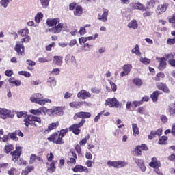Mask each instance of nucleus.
Segmentation results:
<instances>
[{
    "label": "nucleus",
    "instance_id": "f03ea898",
    "mask_svg": "<svg viewBox=\"0 0 175 175\" xmlns=\"http://www.w3.org/2000/svg\"><path fill=\"white\" fill-rule=\"evenodd\" d=\"M30 101L32 103H37L40 106H44L46 103H51V100L49 98H43V94L40 93H36L30 97Z\"/></svg>",
    "mask_w": 175,
    "mask_h": 175
},
{
    "label": "nucleus",
    "instance_id": "20e7f679",
    "mask_svg": "<svg viewBox=\"0 0 175 175\" xmlns=\"http://www.w3.org/2000/svg\"><path fill=\"white\" fill-rule=\"evenodd\" d=\"M48 116H64V109L61 107H53L51 109H46Z\"/></svg>",
    "mask_w": 175,
    "mask_h": 175
},
{
    "label": "nucleus",
    "instance_id": "4c0bfd02",
    "mask_svg": "<svg viewBox=\"0 0 175 175\" xmlns=\"http://www.w3.org/2000/svg\"><path fill=\"white\" fill-rule=\"evenodd\" d=\"M132 129L133 131V136H136L137 135L140 134V131H139V127L135 123L132 124Z\"/></svg>",
    "mask_w": 175,
    "mask_h": 175
},
{
    "label": "nucleus",
    "instance_id": "aec40b11",
    "mask_svg": "<svg viewBox=\"0 0 175 175\" xmlns=\"http://www.w3.org/2000/svg\"><path fill=\"white\" fill-rule=\"evenodd\" d=\"M90 117H91V113H90V112L83 111L77 112L74 116L75 120H76L77 118H82V120H84V118H90Z\"/></svg>",
    "mask_w": 175,
    "mask_h": 175
},
{
    "label": "nucleus",
    "instance_id": "7c9ffc66",
    "mask_svg": "<svg viewBox=\"0 0 175 175\" xmlns=\"http://www.w3.org/2000/svg\"><path fill=\"white\" fill-rule=\"evenodd\" d=\"M43 13L42 12H38L36 14V15L35 16L34 20H35V27H38V25L39 24V23H40V21H42L43 20Z\"/></svg>",
    "mask_w": 175,
    "mask_h": 175
},
{
    "label": "nucleus",
    "instance_id": "f3484780",
    "mask_svg": "<svg viewBox=\"0 0 175 175\" xmlns=\"http://www.w3.org/2000/svg\"><path fill=\"white\" fill-rule=\"evenodd\" d=\"M107 16H109V10L103 9V13L98 14L97 18L102 23H106L107 21Z\"/></svg>",
    "mask_w": 175,
    "mask_h": 175
},
{
    "label": "nucleus",
    "instance_id": "69168bd1",
    "mask_svg": "<svg viewBox=\"0 0 175 175\" xmlns=\"http://www.w3.org/2000/svg\"><path fill=\"white\" fill-rule=\"evenodd\" d=\"M46 159L49 162H53V159H54V154H53V153L51 152L48 154L46 156Z\"/></svg>",
    "mask_w": 175,
    "mask_h": 175
},
{
    "label": "nucleus",
    "instance_id": "603ef678",
    "mask_svg": "<svg viewBox=\"0 0 175 175\" xmlns=\"http://www.w3.org/2000/svg\"><path fill=\"white\" fill-rule=\"evenodd\" d=\"M107 165L109 166V167H115L116 169L117 161H111L109 160L107 162Z\"/></svg>",
    "mask_w": 175,
    "mask_h": 175
},
{
    "label": "nucleus",
    "instance_id": "e433bc0d",
    "mask_svg": "<svg viewBox=\"0 0 175 175\" xmlns=\"http://www.w3.org/2000/svg\"><path fill=\"white\" fill-rule=\"evenodd\" d=\"M128 165L126 161H116V169H121V167H125Z\"/></svg>",
    "mask_w": 175,
    "mask_h": 175
},
{
    "label": "nucleus",
    "instance_id": "473e14b6",
    "mask_svg": "<svg viewBox=\"0 0 175 175\" xmlns=\"http://www.w3.org/2000/svg\"><path fill=\"white\" fill-rule=\"evenodd\" d=\"M8 81L12 86L20 87L21 85V81L16 80L14 78H10Z\"/></svg>",
    "mask_w": 175,
    "mask_h": 175
},
{
    "label": "nucleus",
    "instance_id": "9b49d317",
    "mask_svg": "<svg viewBox=\"0 0 175 175\" xmlns=\"http://www.w3.org/2000/svg\"><path fill=\"white\" fill-rule=\"evenodd\" d=\"M57 139H58L57 140ZM49 142H53L55 144H64V139L59 137L58 138V133H53L49 137H48Z\"/></svg>",
    "mask_w": 175,
    "mask_h": 175
},
{
    "label": "nucleus",
    "instance_id": "dca6fc26",
    "mask_svg": "<svg viewBox=\"0 0 175 175\" xmlns=\"http://www.w3.org/2000/svg\"><path fill=\"white\" fill-rule=\"evenodd\" d=\"M47 111V108L44 107H42L38 108V109H31L29 111V113H31V114H33V116H40L42 114H46Z\"/></svg>",
    "mask_w": 175,
    "mask_h": 175
},
{
    "label": "nucleus",
    "instance_id": "4d7b16f0",
    "mask_svg": "<svg viewBox=\"0 0 175 175\" xmlns=\"http://www.w3.org/2000/svg\"><path fill=\"white\" fill-rule=\"evenodd\" d=\"M90 139V135H87L83 139L79 142L80 146H85L87 141Z\"/></svg>",
    "mask_w": 175,
    "mask_h": 175
},
{
    "label": "nucleus",
    "instance_id": "c85d7f7f",
    "mask_svg": "<svg viewBox=\"0 0 175 175\" xmlns=\"http://www.w3.org/2000/svg\"><path fill=\"white\" fill-rule=\"evenodd\" d=\"M59 23V18H48L46 20V24L49 27H55L57 24Z\"/></svg>",
    "mask_w": 175,
    "mask_h": 175
},
{
    "label": "nucleus",
    "instance_id": "37998d69",
    "mask_svg": "<svg viewBox=\"0 0 175 175\" xmlns=\"http://www.w3.org/2000/svg\"><path fill=\"white\" fill-rule=\"evenodd\" d=\"M10 2H12V0H1L0 5L2 8L6 9V8L9 6V3H10Z\"/></svg>",
    "mask_w": 175,
    "mask_h": 175
},
{
    "label": "nucleus",
    "instance_id": "3c124183",
    "mask_svg": "<svg viewBox=\"0 0 175 175\" xmlns=\"http://www.w3.org/2000/svg\"><path fill=\"white\" fill-rule=\"evenodd\" d=\"M99 38V34L95 33L94 36L86 37L87 42L90 40H95L96 39H98Z\"/></svg>",
    "mask_w": 175,
    "mask_h": 175
},
{
    "label": "nucleus",
    "instance_id": "ea45409f",
    "mask_svg": "<svg viewBox=\"0 0 175 175\" xmlns=\"http://www.w3.org/2000/svg\"><path fill=\"white\" fill-rule=\"evenodd\" d=\"M133 83L137 87H142V85H143V81H142L140 78H135L133 80Z\"/></svg>",
    "mask_w": 175,
    "mask_h": 175
},
{
    "label": "nucleus",
    "instance_id": "0eeeda50",
    "mask_svg": "<svg viewBox=\"0 0 175 175\" xmlns=\"http://www.w3.org/2000/svg\"><path fill=\"white\" fill-rule=\"evenodd\" d=\"M105 106H109V107H120L121 104H120V101L117 100L116 98H107L105 103Z\"/></svg>",
    "mask_w": 175,
    "mask_h": 175
},
{
    "label": "nucleus",
    "instance_id": "13d9d810",
    "mask_svg": "<svg viewBox=\"0 0 175 175\" xmlns=\"http://www.w3.org/2000/svg\"><path fill=\"white\" fill-rule=\"evenodd\" d=\"M18 75H21V76H25V77H31V74L27 71H19Z\"/></svg>",
    "mask_w": 175,
    "mask_h": 175
},
{
    "label": "nucleus",
    "instance_id": "72a5a7b5",
    "mask_svg": "<svg viewBox=\"0 0 175 175\" xmlns=\"http://www.w3.org/2000/svg\"><path fill=\"white\" fill-rule=\"evenodd\" d=\"M159 95H161V92L156 90L154 91L151 95H150V98L152 100V102H157L158 100V96H159Z\"/></svg>",
    "mask_w": 175,
    "mask_h": 175
},
{
    "label": "nucleus",
    "instance_id": "6ab92c4d",
    "mask_svg": "<svg viewBox=\"0 0 175 175\" xmlns=\"http://www.w3.org/2000/svg\"><path fill=\"white\" fill-rule=\"evenodd\" d=\"M149 166L153 169L159 168L161 167V161L157 157H153L151 159V162L149 163Z\"/></svg>",
    "mask_w": 175,
    "mask_h": 175
},
{
    "label": "nucleus",
    "instance_id": "5701e85b",
    "mask_svg": "<svg viewBox=\"0 0 175 175\" xmlns=\"http://www.w3.org/2000/svg\"><path fill=\"white\" fill-rule=\"evenodd\" d=\"M156 85L158 90L163 91V92H165V94H169V92H170V90H169V88H167V86L165 83L158 82L157 83Z\"/></svg>",
    "mask_w": 175,
    "mask_h": 175
},
{
    "label": "nucleus",
    "instance_id": "de8ad7c7",
    "mask_svg": "<svg viewBox=\"0 0 175 175\" xmlns=\"http://www.w3.org/2000/svg\"><path fill=\"white\" fill-rule=\"evenodd\" d=\"M40 4L44 9H46L49 5H50V0H40Z\"/></svg>",
    "mask_w": 175,
    "mask_h": 175
},
{
    "label": "nucleus",
    "instance_id": "c756f323",
    "mask_svg": "<svg viewBox=\"0 0 175 175\" xmlns=\"http://www.w3.org/2000/svg\"><path fill=\"white\" fill-rule=\"evenodd\" d=\"M158 3H159V0H150L146 3V9H154L155 5H158Z\"/></svg>",
    "mask_w": 175,
    "mask_h": 175
},
{
    "label": "nucleus",
    "instance_id": "393cba45",
    "mask_svg": "<svg viewBox=\"0 0 175 175\" xmlns=\"http://www.w3.org/2000/svg\"><path fill=\"white\" fill-rule=\"evenodd\" d=\"M157 60L160 62L158 66L159 70H163L166 68V59L165 57H157Z\"/></svg>",
    "mask_w": 175,
    "mask_h": 175
},
{
    "label": "nucleus",
    "instance_id": "f8f14e48",
    "mask_svg": "<svg viewBox=\"0 0 175 175\" xmlns=\"http://www.w3.org/2000/svg\"><path fill=\"white\" fill-rule=\"evenodd\" d=\"M167 6H169V4L167 3L158 5L155 10L157 16H161V14H163V13L167 10Z\"/></svg>",
    "mask_w": 175,
    "mask_h": 175
},
{
    "label": "nucleus",
    "instance_id": "412c9836",
    "mask_svg": "<svg viewBox=\"0 0 175 175\" xmlns=\"http://www.w3.org/2000/svg\"><path fill=\"white\" fill-rule=\"evenodd\" d=\"M81 105H86L87 106H90V103H87L86 101H74L70 103V107H75V109H80L81 107Z\"/></svg>",
    "mask_w": 175,
    "mask_h": 175
},
{
    "label": "nucleus",
    "instance_id": "0e129e2a",
    "mask_svg": "<svg viewBox=\"0 0 175 175\" xmlns=\"http://www.w3.org/2000/svg\"><path fill=\"white\" fill-rule=\"evenodd\" d=\"M18 118H22V117H25L27 116V112L25 111H18L16 113Z\"/></svg>",
    "mask_w": 175,
    "mask_h": 175
},
{
    "label": "nucleus",
    "instance_id": "a211bd4d",
    "mask_svg": "<svg viewBox=\"0 0 175 175\" xmlns=\"http://www.w3.org/2000/svg\"><path fill=\"white\" fill-rule=\"evenodd\" d=\"M77 98H81V99H83L84 100L85 99H88V98H91V93L87 92L85 90H81L77 94Z\"/></svg>",
    "mask_w": 175,
    "mask_h": 175
},
{
    "label": "nucleus",
    "instance_id": "a19ab883",
    "mask_svg": "<svg viewBox=\"0 0 175 175\" xmlns=\"http://www.w3.org/2000/svg\"><path fill=\"white\" fill-rule=\"evenodd\" d=\"M56 29H57V32L59 33L62 31V29H65L66 28V25L60 23L55 25Z\"/></svg>",
    "mask_w": 175,
    "mask_h": 175
},
{
    "label": "nucleus",
    "instance_id": "052dcab7",
    "mask_svg": "<svg viewBox=\"0 0 175 175\" xmlns=\"http://www.w3.org/2000/svg\"><path fill=\"white\" fill-rule=\"evenodd\" d=\"M166 140H167V137L163 136V137H160L158 143L159 144H165V142H166Z\"/></svg>",
    "mask_w": 175,
    "mask_h": 175
},
{
    "label": "nucleus",
    "instance_id": "09e8293b",
    "mask_svg": "<svg viewBox=\"0 0 175 175\" xmlns=\"http://www.w3.org/2000/svg\"><path fill=\"white\" fill-rule=\"evenodd\" d=\"M151 135L152 136H161L162 135V129H159L157 131H151Z\"/></svg>",
    "mask_w": 175,
    "mask_h": 175
},
{
    "label": "nucleus",
    "instance_id": "c9c22d12",
    "mask_svg": "<svg viewBox=\"0 0 175 175\" xmlns=\"http://www.w3.org/2000/svg\"><path fill=\"white\" fill-rule=\"evenodd\" d=\"M53 62L55 64V65H57V66H61V65H62V57L54 56Z\"/></svg>",
    "mask_w": 175,
    "mask_h": 175
},
{
    "label": "nucleus",
    "instance_id": "1a4fd4ad",
    "mask_svg": "<svg viewBox=\"0 0 175 175\" xmlns=\"http://www.w3.org/2000/svg\"><path fill=\"white\" fill-rule=\"evenodd\" d=\"M8 117H10V118H13V113L12 111L5 108L0 107V118L3 120H6Z\"/></svg>",
    "mask_w": 175,
    "mask_h": 175
},
{
    "label": "nucleus",
    "instance_id": "8fccbe9b",
    "mask_svg": "<svg viewBox=\"0 0 175 175\" xmlns=\"http://www.w3.org/2000/svg\"><path fill=\"white\" fill-rule=\"evenodd\" d=\"M169 113L170 116H175V104H172L170 105Z\"/></svg>",
    "mask_w": 175,
    "mask_h": 175
},
{
    "label": "nucleus",
    "instance_id": "4be33fe9",
    "mask_svg": "<svg viewBox=\"0 0 175 175\" xmlns=\"http://www.w3.org/2000/svg\"><path fill=\"white\" fill-rule=\"evenodd\" d=\"M147 150H148V148L144 144L139 145L135 148V152L137 153V155H142V152L147 151Z\"/></svg>",
    "mask_w": 175,
    "mask_h": 175
},
{
    "label": "nucleus",
    "instance_id": "6e6d98bb",
    "mask_svg": "<svg viewBox=\"0 0 175 175\" xmlns=\"http://www.w3.org/2000/svg\"><path fill=\"white\" fill-rule=\"evenodd\" d=\"M108 81H109V84H110L111 88V91H113V92H116V91H117V85H116V83L112 82L111 80H108Z\"/></svg>",
    "mask_w": 175,
    "mask_h": 175
},
{
    "label": "nucleus",
    "instance_id": "58836bf2",
    "mask_svg": "<svg viewBox=\"0 0 175 175\" xmlns=\"http://www.w3.org/2000/svg\"><path fill=\"white\" fill-rule=\"evenodd\" d=\"M47 83H49L51 87H56L57 85V81L55 78L51 77L47 79Z\"/></svg>",
    "mask_w": 175,
    "mask_h": 175
},
{
    "label": "nucleus",
    "instance_id": "79ce46f5",
    "mask_svg": "<svg viewBox=\"0 0 175 175\" xmlns=\"http://www.w3.org/2000/svg\"><path fill=\"white\" fill-rule=\"evenodd\" d=\"M42 159L40 157L36 156V154H31L30 156V161L29 163L31 165H32V163H33V162H35V161H40Z\"/></svg>",
    "mask_w": 175,
    "mask_h": 175
},
{
    "label": "nucleus",
    "instance_id": "e2e57ef3",
    "mask_svg": "<svg viewBox=\"0 0 175 175\" xmlns=\"http://www.w3.org/2000/svg\"><path fill=\"white\" fill-rule=\"evenodd\" d=\"M16 172H17V170H16V168L12 167L8 171V175H14V174H16Z\"/></svg>",
    "mask_w": 175,
    "mask_h": 175
},
{
    "label": "nucleus",
    "instance_id": "4468645a",
    "mask_svg": "<svg viewBox=\"0 0 175 175\" xmlns=\"http://www.w3.org/2000/svg\"><path fill=\"white\" fill-rule=\"evenodd\" d=\"M132 68V64H131L124 65L122 67L123 71L120 74V77H125V76H128V75L131 73Z\"/></svg>",
    "mask_w": 175,
    "mask_h": 175
},
{
    "label": "nucleus",
    "instance_id": "ddd939ff",
    "mask_svg": "<svg viewBox=\"0 0 175 175\" xmlns=\"http://www.w3.org/2000/svg\"><path fill=\"white\" fill-rule=\"evenodd\" d=\"M23 42H17L16 44L14 46V50L19 55H23L24 53H25V47L24 46V44H23Z\"/></svg>",
    "mask_w": 175,
    "mask_h": 175
},
{
    "label": "nucleus",
    "instance_id": "bf43d9fd",
    "mask_svg": "<svg viewBox=\"0 0 175 175\" xmlns=\"http://www.w3.org/2000/svg\"><path fill=\"white\" fill-rule=\"evenodd\" d=\"M54 47H55V42H52L46 46V50H47V51H51Z\"/></svg>",
    "mask_w": 175,
    "mask_h": 175
},
{
    "label": "nucleus",
    "instance_id": "39448f33",
    "mask_svg": "<svg viewBox=\"0 0 175 175\" xmlns=\"http://www.w3.org/2000/svg\"><path fill=\"white\" fill-rule=\"evenodd\" d=\"M29 30L28 28H24L18 31V35H21L23 38L21 39V43H28L31 40V37L28 36Z\"/></svg>",
    "mask_w": 175,
    "mask_h": 175
},
{
    "label": "nucleus",
    "instance_id": "9d476101",
    "mask_svg": "<svg viewBox=\"0 0 175 175\" xmlns=\"http://www.w3.org/2000/svg\"><path fill=\"white\" fill-rule=\"evenodd\" d=\"M129 7L131 8V9H132L133 10H140L141 12H144L146 11V6H144V5L142 4V3L140 2H131L129 4Z\"/></svg>",
    "mask_w": 175,
    "mask_h": 175
},
{
    "label": "nucleus",
    "instance_id": "338daca9",
    "mask_svg": "<svg viewBox=\"0 0 175 175\" xmlns=\"http://www.w3.org/2000/svg\"><path fill=\"white\" fill-rule=\"evenodd\" d=\"M59 68H53L52 71L50 72L51 75H55L56 76L59 75Z\"/></svg>",
    "mask_w": 175,
    "mask_h": 175
},
{
    "label": "nucleus",
    "instance_id": "774afa93",
    "mask_svg": "<svg viewBox=\"0 0 175 175\" xmlns=\"http://www.w3.org/2000/svg\"><path fill=\"white\" fill-rule=\"evenodd\" d=\"M175 44V38L167 39V44H169L170 46H172V44Z\"/></svg>",
    "mask_w": 175,
    "mask_h": 175
},
{
    "label": "nucleus",
    "instance_id": "f257e3e1",
    "mask_svg": "<svg viewBox=\"0 0 175 175\" xmlns=\"http://www.w3.org/2000/svg\"><path fill=\"white\" fill-rule=\"evenodd\" d=\"M24 125L28 128L29 125L31 126H39V125L42 124V119L38 116H35L33 115H26L23 120Z\"/></svg>",
    "mask_w": 175,
    "mask_h": 175
},
{
    "label": "nucleus",
    "instance_id": "423d86ee",
    "mask_svg": "<svg viewBox=\"0 0 175 175\" xmlns=\"http://www.w3.org/2000/svg\"><path fill=\"white\" fill-rule=\"evenodd\" d=\"M84 124H85V120L84 119H82L80 123L72 124L69 128V131L70 132H73L75 135H79L81 132V130L79 128H81V126H83Z\"/></svg>",
    "mask_w": 175,
    "mask_h": 175
},
{
    "label": "nucleus",
    "instance_id": "bb28decb",
    "mask_svg": "<svg viewBox=\"0 0 175 175\" xmlns=\"http://www.w3.org/2000/svg\"><path fill=\"white\" fill-rule=\"evenodd\" d=\"M127 27H128L130 29H134V30L137 29V28H139V24L137 23V21H136L135 19L131 20V21L127 24Z\"/></svg>",
    "mask_w": 175,
    "mask_h": 175
},
{
    "label": "nucleus",
    "instance_id": "2eb2a0df",
    "mask_svg": "<svg viewBox=\"0 0 175 175\" xmlns=\"http://www.w3.org/2000/svg\"><path fill=\"white\" fill-rule=\"evenodd\" d=\"M72 171L75 173H78V172H79L80 173H90V170L85 167V166H83L81 165H75V167L74 168H72Z\"/></svg>",
    "mask_w": 175,
    "mask_h": 175
},
{
    "label": "nucleus",
    "instance_id": "49530a36",
    "mask_svg": "<svg viewBox=\"0 0 175 175\" xmlns=\"http://www.w3.org/2000/svg\"><path fill=\"white\" fill-rule=\"evenodd\" d=\"M68 131L69 130L68 129L60 130V132L59 133V138L62 139L63 137H65V136H66V133H68Z\"/></svg>",
    "mask_w": 175,
    "mask_h": 175
},
{
    "label": "nucleus",
    "instance_id": "2f4dec72",
    "mask_svg": "<svg viewBox=\"0 0 175 175\" xmlns=\"http://www.w3.org/2000/svg\"><path fill=\"white\" fill-rule=\"evenodd\" d=\"M55 163H57V161L53 160L51 163L47 167V171L49 173H54L55 172L57 167H55Z\"/></svg>",
    "mask_w": 175,
    "mask_h": 175
},
{
    "label": "nucleus",
    "instance_id": "cd10ccee",
    "mask_svg": "<svg viewBox=\"0 0 175 175\" xmlns=\"http://www.w3.org/2000/svg\"><path fill=\"white\" fill-rule=\"evenodd\" d=\"M59 125V122H58V121L50 124L48 126V129L44 131V133H49V132H50V131H53V129H57V128H58Z\"/></svg>",
    "mask_w": 175,
    "mask_h": 175
},
{
    "label": "nucleus",
    "instance_id": "a878e982",
    "mask_svg": "<svg viewBox=\"0 0 175 175\" xmlns=\"http://www.w3.org/2000/svg\"><path fill=\"white\" fill-rule=\"evenodd\" d=\"M135 163L140 167L142 172H146L147 170V167L144 165V161L140 159H134Z\"/></svg>",
    "mask_w": 175,
    "mask_h": 175
},
{
    "label": "nucleus",
    "instance_id": "c03bdc74",
    "mask_svg": "<svg viewBox=\"0 0 175 175\" xmlns=\"http://www.w3.org/2000/svg\"><path fill=\"white\" fill-rule=\"evenodd\" d=\"M4 150L6 154H9L10 151H13V150H14V146H13L12 144L6 145L4 148Z\"/></svg>",
    "mask_w": 175,
    "mask_h": 175
},
{
    "label": "nucleus",
    "instance_id": "b1692460",
    "mask_svg": "<svg viewBox=\"0 0 175 175\" xmlns=\"http://www.w3.org/2000/svg\"><path fill=\"white\" fill-rule=\"evenodd\" d=\"M65 61L68 65H70V64H72V65H76V57L70 54H68L66 56Z\"/></svg>",
    "mask_w": 175,
    "mask_h": 175
},
{
    "label": "nucleus",
    "instance_id": "864d4df0",
    "mask_svg": "<svg viewBox=\"0 0 175 175\" xmlns=\"http://www.w3.org/2000/svg\"><path fill=\"white\" fill-rule=\"evenodd\" d=\"M164 77H165V74L163 72H159L157 74L156 78L154 79V80H156V81H159L161 79H163Z\"/></svg>",
    "mask_w": 175,
    "mask_h": 175
},
{
    "label": "nucleus",
    "instance_id": "f704fd0d",
    "mask_svg": "<svg viewBox=\"0 0 175 175\" xmlns=\"http://www.w3.org/2000/svg\"><path fill=\"white\" fill-rule=\"evenodd\" d=\"M131 53L132 54H135L136 55H137V57H140V55H142L139 44L135 45L134 48L131 50Z\"/></svg>",
    "mask_w": 175,
    "mask_h": 175
},
{
    "label": "nucleus",
    "instance_id": "680f3d73",
    "mask_svg": "<svg viewBox=\"0 0 175 175\" xmlns=\"http://www.w3.org/2000/svg\"><path fill=\"white\" fill-rule=\"evenodd\" d=\"M153 13L151 10L146 11L143 13V17H150V16H152Z\"/></svg>",
    "mask_w": 175,
    "mask_h": 175
},
{
    "label": "nucleus",
    "instance_id": "5fc2aeb1",
    "mask_svg": "<svg viewBox=\"0 0 175 175\" xmlns=\"http://www.w3.org/2000/svg\"><path fill=\"white\" fill-rule=\"evenodd\" d=\"M92 47V45L85 43L83 44V51H91V48Z\"/></svg>",
    "mask_w": 175,
    "mask_h": 175
},
{
    "label": "nucleus",
    "instance_id": "a18cd8bd",
    "mask_svg": "<svg viewBox=\"0 0 175 175\" xmlns=\"http://www.w3.org/2000/svg\"><path fill=\"white\" fill-rule=\"evenodd\" d=\"M139 61L140 62H142V64H144V65H148V64L151 62V60L150 59L143 57L139 58Z\"/></svg>",
    "mask_w": 175,
    "mask_h": 175
},
{
    "label": "nucleus",
    "instance_id": "7ed1b4c3",
    "mask_svg": "<svg viewBox=\"0 0 175 175\" xmlns=\"http://www.w3.org/2000/svg\"><path fill=\"white\" fill-rule=\"evenodd\" d=\"M69 10H74V16L80 17L83 14V7L77 5L76 3H72L69 5Z\"/></svg>",
    "mask_w": 175,
    "mask_h": 175
},
{
    "label": "nucleus",
    "instance_id": "6e6552de",
    "mask_svg": "<svg viewBox=\"0 0 175 175\" xmlns=\"http://www.w3.org/2000/svg\"><path fill=\"white\" fill-rule=\"evenodd\" d=\"M23 147L16 145V150L14 152H11V155L12 157V161L13 162H16L18 158L21 156V152H22Z\"/></svg>",
    "mask_w": 175,
    "mask_h": 175
}]
</instances>
